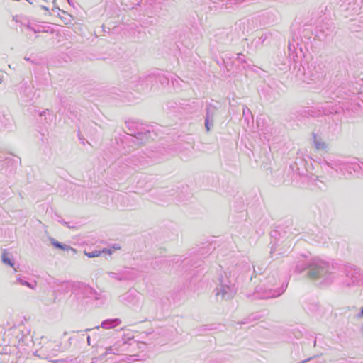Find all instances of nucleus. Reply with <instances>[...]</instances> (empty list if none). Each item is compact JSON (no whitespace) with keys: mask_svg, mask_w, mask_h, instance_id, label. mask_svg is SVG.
Here are the masks:
<instances>
[{"mask_svg":"<svg viewBox=\"0 0 363 363\" xmlns=\"http://www.w3.org/2000/svg\"><path fill=\"white\" fill-rule=\"evenodd\" d=\"M236 273L228 269L220 275L219 283L216 289V296L223 300H230L236 294Z\"/></svg>","mask_w":363,"mask_h":363,"instance_id":"nucleus-1","label":"nucleus"},{"mask_svg":"<svg viewBox=\"0 0 363 363\" xmlns=\"http://www.w3.org/2000/svg\"><path fill=\"white\" fill-rule=\"evenodd\" d=\"M327 263L318 259H313L310 263L305 261L298 262L296 267V272L301 273L306 269L309 268V277L313 279L320 277L326 272Z\"/></svg>","mask_w":363,"mask_h":363,"instance_id":"nucleus-2","label":"nucleus"},{"mask_svg":"<svg viewBox=\"0 0 363 363\" xmlns=\"http://www.w3.org/2000/svg\"><path fill=\"white\" fill-rule=\"evenodd\" d=\"M61 350L60 345L57 342L46 341L45 344L36 351L37 355L43 359H48L52 362H57L59 359H55L58 352Z\"/></svg>","mask_w":363,"mask_h":363,"instance_id":"nucleus-3","label":"nucleus"},{"mask_svg":"<svg viewBox=\"0 0 363 363\" xmlns=\"http://www.w3.org/2000/svg\"><path fill=\"white\" fill-rule=\"evenodd\" d=\"M360 166L356 163L344 164L340 167V174L344 179H350L353 176V172L359 170Z\"/></svg>","mask_w":363,"mask_h":363,"instance_id":"nucleus-4","label":"nucleus"},{"mask_svg":"<svg viewBox=\"0 0 363 363\" xmlns=\"http://www.w3.org/2000/svg\"><path fill=\"white\" fill-rule=\"evenodd\" d=\"M73 290L78 295H81L83 298H89L91 297V295L94 292V289L90 287L89 285L78 282L74 284Z\"/></svg>","mask_w":363,"mask_h":363,"instance_id":"nucleus-5","label":"nucleus"},{"mask_svg":"<svg viewBox=\"0 0 363 363\" xmlns=\"http://www.w3.org/2000/svg\"><path fill=\"white\" fill-rule=\"evenodd\" d=\"M342 164V162L339 158H330L324 159L320 163L321 168L323 169L326 167L330 168L331 169L338 172H340V167Z\"/></svg>","mask_w":363,"mask_h":363,"instance_id":"nucleus-6","label":"nucleus"},{"mask_svg":"<svg viewBox=\"0 0 363 363\" xmlns=\"http://www.w3.org/2000/svg\"><path fill=\"white\" fill-rule=\"evenodd\" d=\"M22 31L25 32L26 35H30V33H39L43 32V28L40 25L35 24L32 22H21Z\"/></svg>","mask_w":363,"mask_h":363,"instance_id":"nucleus-7","label":"nucleus"},{"mask_svg":"<svg viewBox=\"0 0 363 363\" xmlns=\"http://www.w3.org/2000/svg\"><path fill=\"white\" fill-rule=\"evenodd\" d=\"M257 289V291L261 293L260 297L262 298H275L280 296L284 292L283 289L279 290L269 289L264 290L263 292H262V288L261 286H258Z\"/></svg>","mask_w":363,"mask_h":363,"instance_id":"nucleus-8","label":"nucleus"},{"mask_svg":"<svg viewBox=\"0 0 363 363\" xmlns=\"http://www.w3.org/2000/svg\"><path fill=\"white\" fill-rule=\"evenodd\" d=\"M313 143L317 150H326L328 144L316 133L313 134Z\"/></svg>","mask_w":363,"mask_h":363,"instance_id":"nucleus-9","label":"nucleus"},{"mask_svg":"<svg viewBox=\"0 0 363 363\" xmlns=\"http://www.w3.org/2000/svg\"><path fill=\"white\" fill-rule=\"evenodd\" d=\"M121 323V320L118 318L108 319L103 321L101 324V327L104 329H111L119 325Z\"/></svg>","mask_w":363,"mask_h":363,"instance_id":"nucleus-10","label":"nucleus"},{"mask_svg":"<svg viewBox=\"0 0 363 363\" xmlns=\"http://www.w3.org/2000/svg\"><path fill=\"white\" fill-rule=\"evenodd\" d=\"M110 279L116 281H125L128 279V276L125 272H120L118 273L108 272Z\"/></svg>","mask_w":363,"mask_h":363,"instance_id":"nucleus-11","label":"nucleus"},{"mask_svg":"<svg viewBox=\"0 0 363 363\" xmlns=\"http://www.w3.org/2000/svg\"><path fill=\"white\" fill-rule=\"evenodd\" d=\"M40 121L41 122L50 123L52 121L53 115L49 110H46L42 111L40 113Z\"/></svg>","mask_w":363,"mask_h":363,"instance_id":"nucleus-12","label":"nucleus"},{"mask_svg":"<svg viewBox=\"0 0 363 363\" xmlns=\"http://www.w3.org/2000/svg\"><path fill=\"white\" fill-rule=\"evenodd\" d=\"M101 253H107V254L111 255V250L110 249H104L102 251L94 250V251H92V252H84V254L88 257H90V258L99 257V256H100L101 255Z\"/></svg>","mask_w":363,"mask_h":363,"instance_id":"nucleus-13","label":"nucleus"},{"mask_svg":"<svg viewBox=\"0 0 363 363\" xmlns=\"http://www.w3.org/2000/svg\"><path fill=\"white\" fill-rule=\"evenodd\" d=\"M62 20V21L67 25V24H69L71 23L72 22V16L71 15H69V13H67V12H65V11H62L61 13H58V15H57Z\"/></svg>","mask_w":363,"mask_h":363,"instance_id":"nucleus-14","label":"nucleus"},{"mask_svg":"<svg viewBox=\"0 0 363 363\" xmlns=\"http://www.w3.org/2000/svg\"><path fill=\"white\" fill-rule=\"evenodd\" d=\"M309 180L311 182L314 184L318 188L323 189L325 186V184L323 181L318 179L317 176L311 175L309 177Z\"/></svg>","mask_w":363,"mask_h":363,"instance_id":"nucleus-15","label":"nucleus"},{"mask_svg":"<svg viewBox=\"0 0 363 363\" xmlns=\"http://www.w3.org/2000/svg\"><path fill=\"white\" fill-rule=\"evenodd\" d=\"M91 297H94L95 300L101 301L102 302L106 299L104 291H96L94 289L93 294L91 295Z\"/></svg>","mask_w":363,"mask_h":363,"instance_id":"nucleus-16","label":"nucleus"},{"mask_svg":"<svg viewBox=\"0 0 363 363\" xmlns=\"http://www.w3.org/2000/svg\"><path fill=\"white\" fill-rule=\"evenodd\" d=\"M135 292L128 291L127 293L121 296V301L123 303H130L132 301V298L134 297Z\"/></svg>","mask_w":363,"mask_h":363,"instance_id":"nucleus-17","label":"nucleus"},{"mask_svg":"<svg viewBox=\"0 0 363 363\" xmlns=\"http://www.w3.org/2000/svg\"><path fill=\"white\" fill-rule=\"evenodd\" d=\"M51 243L53 246H55V247L57 248H59V249H61V250H74L75 251L73 248H72L70 246H67V245H63L60 242H59L58 241L55 240V239L52 238L51 240Z\"/></svg>","mask_w":363,"mask_h":363,"instance_id":"nucleus-18","label":"nucleus"},{"mask_svg":"<svg viewBox=\"0 0 363 363\" xmlns=\"http://www.w3.org/2000/svg\"><path fill=\"white\" fill-rule=\"evenodd\" d=\"M16 282L21 285H23V286H26L32 289H35L37 284H36V282L34 281L33 283H29L27 281L23 279L21 277H18L17 279H16Z\"/></svg>","mask_w":363,"mask_h":363,"instance_id":"nucleus-19","label":"nucleus"},{"mask_svg":"<svg viewBox=\"0 0 363 363\" xmlns=\"http://www.w3.org/2000/svg\"><path fill=\"white\" fill-rule=\"evenodd\" d=\"M2 262L4 264L9 265L12 267L14 266L13 261L12 259L9 256V254L6 252H3L1 256Z\"/></svg>","mask_w":363,"mask_h":363,"instance_id":"nucleus-20","label":"nucleus"},{"mask_svg":"<svg viewBox=\"0 0 363 363\" xmlns=\"http://www.w3.org/2000/svg\"><path fill=\"white\" fill-rule=\"evenodd\" d=\"M215 112H216V108L214 106H208L206 116H210V119L211 120V125L213 124V117L215 115Z\"/></svg>","mask_w":363,"mask_h":363,"instance_id":"nucleus-21","label":"nucleus"},{"mask_svg":"<svg viewBox=\"0 0 363 363\" xmlns=\"http://www.w3.org/2000/svg\"><path fill=\"white\" fill-rule=\"evenodd\" d=\"M212 126H213V124L211 125V120L210 119V116H206L205 127H206V130L209 131Z\"/></svg>","mask_w":363,"mask_h":363,"instance_id":"nucleus-22","label":"nucleus"},{"mask_svg":"<svg viewBox=\"0 0 363 363\" xmlns=\"http://www.w3.org/2000/svg\"><path fill=\"white\" fill-rule=\"evenodd\" d=\"M288 49H289V56H291V57H292V58H293V60H296V57H297V55H294L293 54V50H295V49H296V48H295V46H294V45H292V44L289 43V44Z\"/></svg>","mask_w":363,"mask_h":363,"instance_id":"nucleus-23","label":"nucleus"},{"mask_svg":"<svg viewBox=\"0 0 363 363\" xmlns=\"http://www.w3.org/2000/svg\"><path fill=\"white\" fill-rule=\"evenodd\" d=\"M228 1L230 5H238L245 2L246 0H228Z\"/></svg>","mask_w":363,"mask_h":363,"instance_id":"nucleus-24","label":"nucleus"},{"mask_svg":"<svg viewBox=\"0 0 363 363\" xmlns=\"http://www.w3.org/2000/svg\"><path fill=\"white\" fill-rule=\"evenodd\" d=\"M130 138L133 140H142L143 137V135L140 133H138L137 134V135H133V133H130Z\"/></svg>","mask_w":363,"mask_h":363,"instance_id":"nucleus-25","label":"nucleus"},{"mask_svg":"<svg viewBox=\"0 0 363 363\" xmlns=\"http://www.w3.org/2000/svg\"><path fill=\"white\" fill-rule=\"evenodd\" d=\"M108 354H118V352H114V347H109L106 348L105 355H106Z\"/></svg>","mask_w":363,"mask_h":363,"instance_id":"nucleus-26","label":"nucleus"},{"mask_svg":"<svg viewBox=\"0 0 363 363\" xmlns=\"http://www.w3.org/2000/svg\"><path fill=\"white\" fill-rule=\"evenodd\" d=\"M62 10H61L59 7L56 6L55 5H54V7L52 9V11L53 13H57V14L58 15V13H61Z\"/></svg>","mask_w":363,"mask_h":363,"instance_id":"nucleus-27","label":"nucleus"},{"mask_svg":"<svg viewBox=\"0 0 363 363\" xmlns=\"http://www.w3.org/2000/svg\"><path fill=\"white\" fill-rule=\"evenodd\" d=\"M242 57H243V55L242 54H238V57L237 58L241 62H244Z\"/></svg>","mask_w":363,"mask_h":363,"instance_id":"nucleus-28","label":"nucleus"},{"mask_svg":"<svg viewBox=\"0 0 363 363\" xmlns=\"http://www.w3.org/2000/svg\"><path fill=\"white\" fill-rule=\"evenodd\" d=\"M16 340H14V342H13V345H13V353H14V354H16V353H17V347H16Z\"/></svg>","mask_w":363,"mask_h":363,"instance_id":"nucleus-29","label":"nucleus"},{"mask_svg":"<svg viewBox=\"0 0 363 363\" xmlns=\"http://www.w3.org/2000/svg\"><path fill=\"white\" fill-rule=\"evenodd\" d=\"M247 112H250V110L247 107L243 108V115H245Z\"/></svg>","mask_w":363,"mask_h":363,"instance_id":"nucleus-30","label":"nucleus"},{"mask_svg":"<svg viewBox=\"0 0 363 363\" xmlns=\"http://www.w3.org/2000/svg\"><path fill=\"white\" fill-rule=\"evenodd\" d=\"M40 7L42 9L46 11H49V9L47 6L42 5V6H40Z\"/></svg>","mask_w":363,"mask_h":363,"instance_id":"nucleus-31","label":"nucleus"},{"mask_svg":"<svg viewBox=\"0 0 363 363\" xmlns=\"http://www.w3.org/2000/svg\"><path fill=\"white\" fill-rule=\"evenodd\" d=\"M121 351H122V350H120L118 348H117V347H114V352H118V354H120V352H121Z\"/></svg>","mask_w":363,"mask_h":363,"instance_id":"nucleus-32","label":"nucleus"},{"mask_svg":"<svg viewBox=\"0 0 363 363\" xmlns=\"http://www.w3.org/2000/svg\"><path fill=\"white\" fill-rule=\"evenodd\" d=\"M298 174H301V175L303 178H305V179H308V175H306V174L305 175V174H303V173H300V172H298Z\"/></svg>","mask_w":363,"mask_h":363,"instance_id":"nucleus-33","label":"nucleus"},{"mask_svg":"<svg viewBox=\"0 0 363 363\" xmlns=\"http://www.w3.org/2000/svg\"><path fill=\"white\" fill-rule=\"evenodd\" d=\"M87 342H88V345H90V336L87 337Z\"/></svg>","mask_w":363,"mask_h":363,"instance_id":"nucleus-34","label":"nucleus"},{"mask_svg":"<svg viewBox=\"0 0 363 363\" xmlns=\"http://www.w3.org/2000/svg\"><path fill=\"white\" fill-rule=\"evenodd\" d=\"M133 124V123H132V122H128L127 123L128 126H130V125H131Z\"/></svg>","mask_w":363,"mask_h":363,"instance_id":"nucleus-35","label":"nucleus"},{"mask_svg":"<svg viewBox=\"0 0 363 363\" xmlns=\"http://www.w3.org/2000/svg\"><path fill=\"white\" fill-rule=\"evenodd\" d=\"M62 223L64 224V225H67L69 228H70L68 225H67V223L65 222V221H62Z\"/></svg>","mask_w":363,"mask_h":363,"instance_id":"nucleus-36","label":"nucleus"},{"mask_svg":"<svg viewBox=\"0 0 363 363\" xmlns=\"http://www.w3.org/2000/svg\"><path fill=\"white\" fill-rule=\"evenodd\" d=\"M2 82V77H0V84Z\"/></svg>","mask_w":363,"mask_h":363,"instance_id":"nucleus-37","label":"nucleus"},{"mask_svg":"<svg viewBox=\"0 0 363 363\" xmlns=\"http://www.w3.org/2000/svg\"><path fill=\"white\" fill-rule=\"evenodd\" d=\"M340 1L346 2L347 0H340Z\"/></svg>","mask_w":363,"mask_h":363,"instance_id":"nucleus-38","label":"nucleus"},{"mask_svg":"<svg viewBox=\"0 0 363 363\" xmlns=\"http://www.w3.org/2000/svg\"><path fill=\"white\" fill-rule=\"evenodd\" d=\"M26 60H29L28 57H25Z\"/></svg>","mask_w":363,"mask_h":363,"instance_id":"nucleus-39","label":"nucleus"},{"mask_svg":"<svg viewBox=\"0 0 363 363\" xmlns=\"http://www.w3.org/2000/svg\"><path fill=\"white\" fill-rule=\"evenodd\" d=\"M361 313L363 314V308H362Z\"/></svg>","mask_w":363,"mask_h":363,"instance_id":"nucleus-40","label":"nucleus"}]
</instances>
